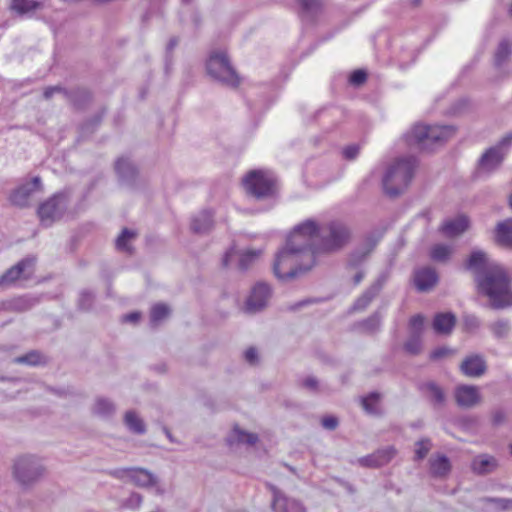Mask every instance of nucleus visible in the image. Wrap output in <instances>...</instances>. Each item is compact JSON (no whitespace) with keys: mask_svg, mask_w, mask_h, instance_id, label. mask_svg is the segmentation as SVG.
<instances>
[{"mask_svg":"<svg viewBox=\"0 0 512 512\" xmlns=\"http://www.w3.org/2000/svg\"><path fill=\"white\" fill-rule=\"evenodd\" d=\"M243 185L248 194L262 199L273 193L274 179L264 171H251L244 178Z\"/></svg>","mask_w":512,"mask_h":512,"instance_id":"obj_11","label":"nucleus"},{"mask_svg":"<svg viewBox=\"0 0 512 512\" xmlns=\"http://www.w3.org/2000/svg\"><path fill=\"white\" fill-rule=\"evenodd\" d=\"M396 454L394 447H387L385 449L378 450L376 453L362 458L361 464L369 467H379L387 464Z\"/></svg>","mask_w":512,"mask_h":512,"instance_id":"obj_22","label":"nucleus"},{"mask_svg":"<svg viewBox=\"0 0 512 512\" xmlns=\"http://www.w3.org/2000/svg\"><path fill=\"white\" fill-rule=\"evenodd\" d=\"M177 45V40L176 39H171L168 43V50H172L175 46Z\"/></svg>","mask_w":512,"mask_h":512,"instance_id":"obj_63","label":"nucleus"},{"mask_svg":"<svg viewBox=\"0 0 512 512\" xmlns=\"http://www.w3.org/2000/svg\"><path fill=\"white\" fill-rule=\"evenodd\" d=\"M207 72L215 80L223 85L235 88L240 83V78L231 66L227 56L223 52L210 55L207 61Z\"/></svg>","mask_w":512,"mask_h":512,"instance_id":"obj_8","label":"nucleus"},{"mask_svg":"<svg viewBox=\"0 0 512 512\" xmlns=\"http://www.w3.org/2000/svg\"><path fill=\"white\" fill-rule=\"evenodd\" d=\"M367 74L363 70H356L350 76V83L353 85H361L366 81Z\"/></svg>","mask_w":512,"mask_h":512,"instance_id":"obj_49","label":"nucleus"},{"mask_svg":"<svg viewBox=\"0 0 512 512\" xmlns=\"http://www.w3.org/2000/svg\"><path fill=\"white\" fill-rule=\"evenodd\" d=\"M427 391L430 393L431 401L434 405H443L445 402V394L441 387L434 382H429L425 385Z\"/></svg>","mask_w":512,"mask_h":512,"instance_id":"obj_38","label":"nucleus"},{"mask_svg":"<svg viewBox=\"0 0 512 512\" xmlns=\"http://www.w3.org/2000/svg\"><path fill=\"white\" fill-rule=\"evenodd\" d=\"M431 441L428 438H423L416 442L415 460L424 459L431 449Z\"/></svg>","mask_w":512,"mask_h":512,"instance_id":"obj_43","label":"nucleus"},{"mask_svg":"<svg viewBox=\"0 0 512 512\" xmlns=\"http://www.w3.org/2000/svg\"><path fill=\"white\" fill-rule=\"evenodd\" d=\"M115 411V404L103 397L97 398L92 406V413L100 418H110L114 415Z\"/></svg>","mask_w":512,"mask_h":512,"instance_id":"obj_27","label":"nucleus"},{"mask_svg":"<svg viewBox=\"0 0 512 512\" xmlns=\"http://www.w3.org/2000/svg\"><path fill=\"white\" fill-rule=\"evenodd\" d=\"M124 424L134 434L142 435L146 433V425L139 415L133 411H127L124 415Z\"/></svg>","mask_w":512,"mask_h":512,"instance_id":"obj_29","label":"nucleus"},{"mask_svg":"<svg viewBox=\"0 0 512 512\" xmlns=\"http://www.w3.org/2000/svg\"><path fill=\"white\" fill-rule=\"evenodd\" d=\"M489 329L494 335V337L498 339H502L508 336L511 325L510 322L506 319H499L491 324H489Z\"/></svg>","mask_w":512,"mask_h":512,"instance_id":"obj_36","label":"nucleus"},{"mask_svg":"<svg viewBox=\"0 0 512 512\" xmlns=\"http://www.w3.org/2000/svg\"><path fill=\"white\" fill-rule=\"evenodd\" d=\"M113 477L124 480H130L134 485L140 488H154L157 494H163L164 489L159 486L158 477L151 471L141 467H128L116 469L110 473Z\"/></svg>","mask_w":512,"mask_h":512,"instance_id":"obj_9","label":"nucleus"},{"mask_svg":"<svg viewBox=\"0 0 512 512\" xmlns=\"http://www.w3.org/2000/svg\"><path fill=\"white\" fill-rule=\"evenodd\" d=\"M42 189L41 179L39 176H35L31 182L26 183L17 188L11 195V201L17 206H26L29 202L30 196L35 191Z\"/></svg>","mask_w":512,"mask_h":512,"instance_id":"obj_20","label":"nucleus"},{"mask_svg":"<svg viewBox=\"0 0 512 512\" xmlns=\"http://www.w3.org/2000/svg\"><path fill=\"white\" fill-rule=\"evenodd\" d=\"M303 386L310 391H317L318 381L315 377L309 376L303 381Z\"/></svg>","mask_w":512,"mask_h":512,"instance_id":"obj_55","label":"nucleus"},{"mask_svg":"<svg viewBox=\"0 0 512 512\" xmlns=\"http://www.w3.org/2000/svg\"><path fill=\"white\" fill-rule=\"evenodd\" d=\"M465 267L474 273L479 293L489 298L493 309L512 306L511 279L501 264L490 260L485 252L475 250Z\"/></svg>","mask_w":512,"mask_h":512,"instance_id":"obj_1","label":"nucleus"},{"mask_svg":"<svg viewBox=\"0 0 512 512\" xmlns=\"http://www.w3.org/2000/svg\"><path fill=\"white\" fill-rule=\"evenodd\" d=\"M380 400V394L373 392L368 396L362 398V406L368 413L376 412V404Z\"/></svg>","mask_w":512,"mask_h":512,"instance_id":"obj_44","label":"nucleus"},{"mask_svg":"<svg viewBox=\"0 0 512 512\" xmlns=\"http://www.w3.org/2000/svg\"><path fill=\"white\" fill-rule=\"evenodd\" d=\"M233 434H234L236 440L240 443H247V444L253 445L258 441L257 434L243 431L238 427H236L233 430Z\"/></svg>","mask_w":512,"mask_h":512,"instance_id":"obj_41","label":"nucleus"},{"mask_svg":"<svg viewBox=\"0 0 512 512\" xmlns=\"http://www.w3.org/2000/svg\"><path fill=\"white\" fill-rule=\"evenodd\" d=\"M46 474L42 460L31 454L20 455L15 458L12 475L15 481L24 488L37 484Z\"/></svg>","mask_w":512,"mask_h":512,"instance_id":"obj_5","label":"nucleus"},{"mask_svg":"<svg viewBox=\"0 0 512 512\" xmlns=\"http://www.w3.org/2000/svg\"><path fill=\"white\" fill-rule=\"evenodd\" d=\"M257 350L255 348H249L245 352V358L250 364H254L257 361Z\"/></svg>","mask_w":512,"mask_h":512,"instance_id":"obj_56","label":"nucleus"},{"mask_svg":"<svg viewBox=\"0 0 512 512\" xmlns=\"http://www.w3.org/2000/svg\"><path fill=\"white\" fill-rule=\"evenodd\" d=\"M453 353V351L448 348V347H440V348H437L435 349L431 354H430V358L432 360H438V359H441V358H444L448 355H451Z\"/></svg>","mask_w":512,"mask_h":512,"instance_id":"obj_50","label":"nucleus"},{"mask_svg":"<svg viewBox=\"0 0 512 512\" xmlns=\"http://www.w3.org/2000/svg\"><path fill=\"white\" fill-rule=\"evenodd\" d=\"M271 297V289L265 283L256 284L245 303L247 313H256L266 307Z\"/></svg>","mask_w":512,"mask_h":512,"instance_id":"obj_14","label":"nucleus"},{"mask_svg":"<svg viewBox=\"0 0 512 512\" xmlns=\"http://www.w3.org/2000/svg\"><path fill=\"white\" fill-rule=\"evenodd\" d=\"M140 318H141V314L139 312H132V313L124 315L122 320L124 322L136 323L139 321Z\"/></svg>","mask_w":512,"mask_h":512,"instance_id":"obj_57","label":"nucleus"},{"mask_svg":"<svg viewBox=\"0 0 512 512\" xmlns=\"http://www.w3.org/2000/svg\"><path fill=\"white\" fill-rule=\"evenodd\" d=\"M170 314V309L166 304L158 303L154 305L150 312V321L153 326L158 325Z\"/></svg>","mask_w":512,"mask_h":512,"instance_id":"obj_35","label":"nucleus"},{"mask_svg":"<svg viewBox=\"0 0 512 512\" xmlns=\"http://www.w3.org/2000/svg\"><path fill=\"white\" fill-rule=\"evenodd\" d=\"M464 323L468 329H477L480 326V320L473 315L466 316L464 318Z\"/></svg>","mask_w":512,"mask_h":512,"instance_id":"obj_53","label":"nucleus"},{"mask_svg":"<svg viewBox=\"0 0 512 512\" xmlns=\"http://www.w3.org/2000/svg\"><path fill=\"white\" fill-rule=\"evenodd\" d=\"M358 153H359V147L356 145H350L343 149V156L349 160L356 158Z\"/></svg>","mask_w":512,"mask_h":512,"instance_id":"obj_52","label":"nucleus"},{"mask_svg":"<svg viewBox=\"0 0 512 512\" xmlns=\"http://www.w3.org/2000/svg\"><path fill=\"white\" fill-rule=\"evenodd\" d=\"M91 298H92V295L90 293H87V292L82 293V295H81V305H84L83 304L84 300L91 299Z\"/></svg>","mask_w":512,"mask_h":512,"instance_id":"obj_61","label":"nucleus"},{"mask_svg":"<svg viewBox=\"0 0 512 512\" xmlns=\"http://www.w3.org/2000/svg\"><path fill=\"white\" fill-rule=\"evenodd\" d=\"M56 92H63V89L60 86L48 87L44 90L43 95L46 99H50Z\"/></svg>","mask_w":512,"mask_h":512,"instance_id":"obj_59","label":"nucleus"},{"mask_svg":"<svg viewBox=\"0 0 512 512\" xmlns=\"http://www.w3.org/2000/svg\"><path fill=\"white\" fill-rule=\"evenodd\" d=\"M321 231H324L322 224L312 218L306 219L293 228L286 243L289 247H294L301 252L313 253L317 261L320 252L316 251V247Z\"/></svg>","mask_w":512,"mask_h":512,"instance_id":"obj_4","label":"nucleus"},{"mask_svg":"<svg viewBox=\"0 0 512 512\" xmlns=\"http://www.w3.org/2000/svg\"><path fill=\"white\" fill-rule=\"evenodd\" d=\"M364 272L362 270H358L353 276V284L358 285L364 278Z\"/></svg>","mask_w":512,"mask_h":512,"instance_id":"obj_60","label":"nucleus"},{"mask_svg":"<svg viewBox=\"0 0 512 512\" xmlns=\"http://www.w3.org/2000/svg\"><path fill=\"white\" fill-rule=\"evenodd\" d=\"M381 284H374L367 289L354 303L353 310H364L379 293Z\"/></svg>","mask_w":512,"mask_h":512,"instance_id":"obj_30","label":"nucleus"},{"mask_svg":"<svg viewBox=\"0 0 512 512\" xmlns=\"http://www.w3.org/2000/svg\"><path fill=\"white\" fill-rule=\"evenodd\" d=\"M67 207V200L64 194H55L38 208V215L44 225H51L59 219Z\"/></svg>","mask_w":512,"mask_h":512,"instance_id":"obj_12","label":"nucleus"},{"mask_svg":"<svg viewBox=\"0 0 512 512\" xmlns=\"http://www.w3.org/2000/svg\"><path fill=\"white\" fill-rule=\"evenodd\" d=\"M498 460L489 454H480L473 458L471 469L477 475H487L493 473L498 468Z\"/></svg>","mask_w":512,"mask_h":512,"instance_id":"obj_21","label":"nucleus"},{"mask_svg":"<svg viewBox=\"0 0 512 512\" xmlns=\"http://www.w3.org/2000/svg\"><path fill=\"white\" fill-rule=\"evenodd\" d=\"M430 471L435 477L446 476L450 469V461L445 455H436L430 458Z\"/></svg>","mask_w":512,"mask_h":512,"instance_id":"obj_28","label":"nucleus"},{"mask_svg":"<svg viewBox=\"0 0 512 512\" xmlns=\"http://www.w3.org/2000/svg\"><path fill=\"white\" fill-rule=\"evenodd\" d=\"M453 253V248L445 244H436L430 250V257L436 262H446Z\"/></svg>","mask_w":512,"mask_h":512,"instance_id":"obj_34","label":"nucleus"},{"mask_svg":"<svg viewBox=\"0 0 512 512\" xmlns=\"http://www.w3.org/2000/svg\"><path fill=\"white\" fill-rule=\"evenodd\" d=\"M495 241L501 246L512 248V219H506L497 224Z\"/></svg>","mask_w":512,"mask_h":512,"instance_id":"obj_25","label":"nucleus"},{"mask_svg":"<svg viewBox=\"0 0 512 512\" xmlns=\"http://www.w3.org/2000/svg\"><path fill=\"white\" fill-rule=\"evenodd\" d=\"M302 12L306 15L315 13L319 8V0H299Z\"/></svg>","mask_w":512,"mask_h":512,"instance_id":"obj_47","label":"nucleus"},{"mask_svg":"<svg viewBox=\"0 0 512 512\" xmlns=\"http://www.w3.org/2000/svg\"><path fill=\"white\" fill-rule=\"evenodd\" d=\"M509 205H510V207L512 208V194H511V195H510V197H509Z\"/></svg>","mask_w":512,"mask_h":512,"instance_id":"obj_64","label":"nucleus"},{"mask_svg":"<svg viewBox=\"0 0 512 512\" xmlns=\"http://www.w3.org/2000/svg\"><path fill=\"white\" fill-rule=\"evenodd\" d=\"M14 362L27 365H38L42 362V356L37 351H31L23 356L15 358Z\"/></svg>","mask_w":512,"mask_h":512,"instance_id":"obj_42","label":"nucleus"},{"mask_svg":"<svg viewBox=\"0 0 512 512\" xmlns=\"http://www.w3.org/2000/svg\"><path fill=\"white\" fill-rule=\"evenodd\" d=\"M456 324V317L453 313H438L433 320V328L438 334H449Z\"/></svg>","mask_w":512,"mask_h":512,"instance_id":"obj_24","label":"nucleus"},{"mask_svg":"<svg viewBox=\"0 0 512 512\" xmlns=\"http://www.w3.org/2000/svg\"><path fill=\"white\" fill-rule=\"evenodd\" d=\"M487 364L482 355L472 354L465 357L460 365V371L467 377L478 378L485 374Z\"/></svg>","mask_w":512,"mask_h":512,"instance_id":"obj_18","label":"nucleus"},{"mask_svg":"<svg viewBox=\"0 0 512 512\" xmlns=\"http://www.w3.org/2000/svg\"><path fill=\"white\" fill-rule=\"evenodd\" d=\"M273 493L272 508L274 512H306L301 502L286 497L276 487L271 486Z\"/></svg>","mask_w":512,"mask_h":512,"instance_id":"obj_17","label":"nucleus"},{"mask_svg":"<svg viewBox=\"0 0 512 512\" xmlns=\"http://www.w3.org/2000/svg\"><path fill=\"white\" fill-rule=\"evenodd\" d=\"M512 146V133L503 136L494 146L488 148L481 156L478 167L483 172H493L500 167L508 150Z\"/></svg>","mask_w":512,"mask_h":512,"instance_id":"obj_10","label":"nucleus"},{"mask_svg":"<svg viewBox=\"0 0 512 512\" xmlns=\"http://www.w3.org/2000/svg\"><path fill=\"white\" fill-rule=\"evenodd\" d=\"M453 126H428L417 124L408 135L409 143L417 144L422 149L440 145L455 135Z\"/></svg>","mask_w":512,"mask_h":512,"instance_id":"obj_7","label":"nucleus"},{"mask_svg":"<svg viewBox=\"0 0 512 512\" xmlns=\"http://www.w3.org/2000/svg\"><path fill=\"white\" fill-rule=\"evenodd\" d=\"M16 305L20 309L25 310V309L30 308L33 305V303H32V301L30 299L19 298V299L16 300Z\"/></svg>","mask_w":512,"mask_h":512,"instance_id":"obj_58","label":"nucleus"},{"mask_svg":"<svg viewBox=\"0 0 512 512\" xmlns=\"http://www.w3.org/2000/svg\"><path fill=\"white\" fill-rule=\"evenodd\" d=\"M324 231H321L316 251L321 254L335 253L343 249L351 239L350 228L340 221H330L322 224Z\"/></svg>","mask_w":512,"mask_h":512,"instance_id":"obj_6","label":"nucleus"},{"mask_svg":"<svg viewBox=\"0 0 512 512\" xmlns=\"http://www.w3.org/2000/svg\"><path fill=\"white\" fill-rule=\"evenodd\" d=\"M506 419V415L502 410H495L492 412V423L495 426L502 424Z\"/></svg>","mask_w":512,"mask_h":512,"instance_id":"obj_54","label":"nucleus"},{"mask_svg":"<svg viewBox=\"0 0 512 512\" xmlns=\"http://www.w3.org/2000/svg\"><path fill=\"white\" fill-rule=\"evenodd\" d=\"M512 54V45L511 43L507 40V39H504L502 40L497 49H496V52H495V65L500 67L501 65H503L504 63H506L509 59V57L511 56Z\"/></svg>","mask_w":512,"mask_h":512,"instance_id":"obj_32","label":"nucleus"},{"mask_svg":"<svg viewBox=\"0 0 512 512\" xmlns=\"http://www.w3.org/2000/svg\"><path fill=\"white\" fill-rule=\"evenodd\" d=\"M455 400L461 408H472L482 401L480 390L474 385H460L455 389Z\"/></svg>","mask_w":512,"mask_h":512,"instance_id":"obj_15","label":"nucleus"},{"mask_svg":"<svg viewBox=\"0 0 512 512\" xmlns=\"http://www.w3.org/2000/svg\"><path fill=\"white\" fill-rule=\"evenodd\" d=\"M374 245L375 244H371L369 248L359 249V250H356L355 252H353L349 257L348 266L356 267L360 263H362L367 258L369 253L372 251Z\"/></svg>","mask_w":512,"mask_h":512,"instance_id":"obj_40","label":"nucleus"},{"mask_svg":"<svg viewBox=\"0 0 512 512\" xmlns=\"http://www.w3.org/2000/svg\"><path fill=\"white\" fill-rule=\"evenodd\" d=\"M115 168L123 180H131L136 175L134 165L127 158H119L115 164Z\"/></svg>","mask_w":512,"mask_h":512,"instance_id":"obj_31","label":"nucleus"},{"mask_svg":"<svg viewBox=\"0 0 512 512\" xmlns=\"http://www.w3.org/2000/svg\"><path fill=\"white\" fill-rule=\"evenodd\" d=\"M422 343L421 336L410 334L408 340L404 344V350L411 355H417L421 352Z\"/></svg>","mask_w":512,"mask_h":512,"instance_id":"obj_39","label":"nucleus"},{"mask_svg":"<svg viewBox=\"0 0 512 512\" xmlns=\"http://www.w3.org/2000/svg\"><path fill=\"white\" fill-rule=\"evenodd\" d=\"M213 226V216L208 210H203L192 218L191 229L195 233H206Z\"/></svg>","mask_w":512,"mask_h":512,"instance_id":"obj_26","label":"nucleus"},{"mask_svg":"<svg viewBox=\"0 0 512 512\" xmlns=\"http://www.w3.org/2000/svg\"><path fill=\"white\" fill-rule=\"evenodd\" d=\"M484 501L489 503H495L499 507L505 510H512V499L506 498H485Z\"/></svg>","mask_w":512,"mask_h":512,"instance_id":"obj_48","label":"nucleus"},{"mask_svg":"<svg viewBox=\"0 0 512 512\" xmlns=\"http://www.w3.org/2000/svg\"><path fill=\"white\" fill-rule=\"evenodd\" d=\"M316 262L313 253L301 252L294 247H289L286 243L285 247L276 254L273 272L279 280L289 281L310 271Z\"/></svg>","mask_w":512,"mask_h":512,"instance_id":"obj_2","label":"nucleus"},{"mask_svg":"<svg viewBox=\"0 0 512 512\" xmlns=\"http://www.w3.org/2000/svg\"><path fill=\"white\" fill-rule=\"evenodd\" d=\"M39 3L34 0H12L11 9L20 15L34 11Z\"/></svg>","mask_w":512,"mask_h":512,"instance_id":"obj_37","label":"nucleus"},{"mask_svg":"<svg viewBox=\"0 0 512 512\" xmlns=\"http://www.w3.org/2000/svg\"><path fill=\"white\" fill-rule=\"evenodd\" d=\"M35 258L27 257L19 261L16 265L9 268L1 277H0V286L1 285H11L15 283L18 279H28L31 277L34 271Z\"/></svg>","mask_w":512,"mask_h":512,"instance_id":"obj_13","label":"nucleus"},{"mask_svg":"<svg viewBox=\"0 0 512 512\" xmlns=\"http://www.w3.org/2000/svg\"><path fill=\"white\" fill-rule=\"evenodd\" d=\"M423 327H424V317L420 314H417L413 317H411L410 321H409V329H410V334H415V335H422V332H423Z\"/></svg>","mask_w":512,"mask_h":512,"instance_id":"obj_45","label":"nucleus"},{"mask_svg":"<svg viewBox=\"0 0 512 512\" xmlns=\"http://www.w3.org/2000/svg\"><path fill=\"white\" fill-rule=\"evenodd\" d=\"M469 227V219L460 215L443 223L441 229L445 236L456 237L464 233Z\"/></svg>","mask_w":512,"mask_h":512,"instance_id":"obj_23","label":"nucleus"},{"mask_svg":"<svg viewBox=\"0 0 512 512\" xmlns=\"http://www.w3.org/2000/svg\"><path fill=\"white\" fill-rule=\"evenodd\" d=\"M261 250H245L242 252L236 251L234 248L229 249L222 258V265L229 266L234 257H238L239 269L247 270L261 255Z\"/></svg>","mask_w":512,"mask_h":512,"instance_id":"obj_16","label":"nucleus"},{"mask_svg":"<svg viewBox=\"0 0 512 512\" xmlns=\"http://www.w3.org/2000/svg\"><path fill=\"white\" fill-rule=\"evenodd\" d=\"M413 281L419 292H428L437 284L438 275L431 267H422L414 271Z\"/></svg>","mask_w":512,"mask_h":512,"instance_id":"obj_19","label":"nucleus"},{"mask_svg":"<svg viewBox=\"0 0 512 512\" xmlns=\"http://www.w3.org/2000/svg\"><path fill=\"white\" fill-rule=\"evenodd\" d=\"M380 322H381V317L379 314L376 313V314H373L368 319L361 322L360 326L365 331L373 332L379 328Z\"/></svg>","mask_w":512,"mask_h":512,"instance_id":"obj_46","label":"nucleus"},{"mask_svg":"<svg viewBox=\"0 0 512 512\" xmlns=\"http://www.w3.org/2000/svg\"><path fill=\"white\" fill-rule=\"evenodd\" d=\"M416 161L412 157L399 158L391 163L382 177L384 192L390 197L402 194L411 183Z\"/></svg>","mask_w":512,"mask_h":512,"instance_id":"obj_3","label":"nucleus"},{"mask_svg":"<svg viewBox=\"0 0 512 512\" xmlns=\"http://www.w3.org/2000/svg\"><path fill=\"white\" fill-rule=\"evenodd\" d=\"M136 232L127 228H124L121 234L116 239V248L119 251L127 253L132 252V248L129 243L136 238Z\"/></svg>","mask_w":512,"mask_h":512,"instance_id":"obj_33","label":"nucleus"},{"mask_svg":"<svg viewBox=\"0 0 512 512\" xmlns=\"http://www.w3.org/2000/svg\"><path fill=\"white\" fill-rule=\"evenodd\" d=\"M322 426L327 430H334L338 426V419L333 416H327L322 419Z\"/></svg>","mask_w":512,"mask_h":512,"instance_id":"obj_51","label":"nucleus"},{"mask_svg":"<svg viewBox=\"0 0 512 512\" xmlns=\"http://www.w3.org/2000/svg\"><path fill=\"white\" fill-rule=\"evenodd\" d=\"M163 431H164L165 435L167 436V438H168L171 442H174V438H173V436H172L171 432L169 431V429H168V428H166V427H164Z\"/></svg>","mask_w":512,"mask_h":512,"instance_id":"obj_62","label":"nucleus"}]
</instances>
